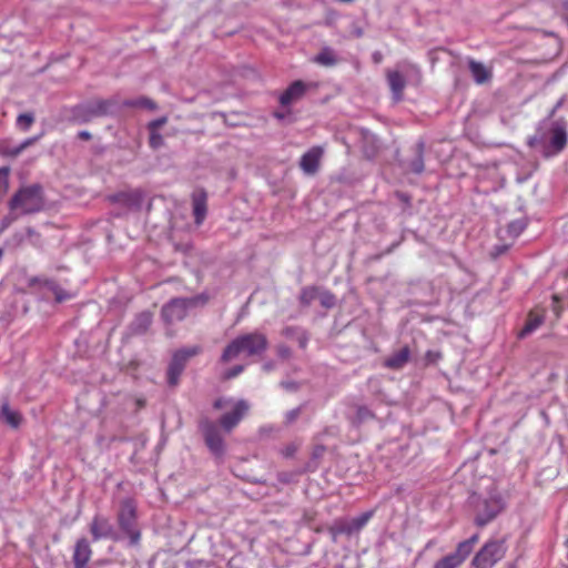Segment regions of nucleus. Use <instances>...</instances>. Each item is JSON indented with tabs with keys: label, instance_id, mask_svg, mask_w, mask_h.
<instances>
[{
	"label": "nucleus",
	"instance_id": "nucleus-26",
	"mask_svg": "<svg viewBox=\"0 0 568 568\" xmlns=\"http://www.w3.org/2000/svg\"><path fill=\"white\" fill-rule=\"evenodd\" d=\"M1 414L3 415L7 424H9L13 428H18L21 424L22 416L20 413L16 410H11L8 403H4L1 406Z\"/></svg>",
	"mask_w": 568,
	"mask_h": 568
},
{
	"label": "nucleus",
	"instance_id": "nucleus-41",
	"mask_svg": "<svg viewBox=\"0 0 568 568\" xmlns=\"http://www.w3.org/2000/svg\"><path fill=\"white\" fill-rule=\"evenodd\" d=\"M301 332L302 331H300L297 327L287 326L282 331V335L287 338H294L297 337Z\"/></svg>",
	"mask_w": 568,
	"mask_h": 568
},
{
	"label": "nucleus",
	"instance_id": "nucleus-7",
	"mask_svg": "<svg viewBox=\"0 0 568 568\" xmlns=\"http://www.w3.org/2000/svg\"><path fill=\"white\" fill-rule=\"evenodd\" d=\"M202 352V347L199 345L181 348L174 352L172 359L168 367V383L170 386H176L181 374L183 373L187 361L191 357L199 355Z\"/></svg>",
	"mask_w": 568,
	"mask_h": 568
},
{
	"label": "nucleus",
	"instance_id": "nucleus-25",
	"mask_svg": "<svg viewBox=\"0 0 568 568\" xmlns=\"http://www.w3.org/2000/svg\"><path fill=\"white\" fill-rule=\"evenodd\" d=\"M314 62L324 67H333L337 63V58L331 48H323L314 58Z\"/></svg>",
	"mask_w": 568,
	"mask_h": 568
},
{
	"label": "nucleus",
	"instance_id": "nucleus-22",
	"mask_svg": "<svg viewBox=\"0 0 568 568\" xmlns=\"http://www.w3.org/2000/svg\"><path fill=\"white\" fill-rule=\"evenodd\" d=\"M466 559L467 558L456 548L453 554H449L437 560L433 568H458Z\"/></svg>",
	"mask_w": 568,
	"mask_h": 568
},
{
	"label": "nucleus",
	"instance_id": "nucleus-2",
	"mask_svg": "<svg viewBox=\"0 0 568 568\" xmlns=\"http://www.w3.org/2000/svg\"><path fill=\"white\" fill-rule=\"evenodd\" d=\"M267 347L268 341L265 334L260 332L242 334L225 346L221 355V362L229 363L241 354L260 356Z\"/></svg>",
	"mask_w": 568,
	"mask_h": 568
},
{
	"label": "nucleus",
	"instance_id": "nucleus-47",
	"mask_svg": "<svg viewBox=\"0 0 568 568\" xmlns=\"http://www.w3.org/2000/svg\"><path fill=\"white\" fill-rule=\"evenodd\" d=\"M13 219L12 217H4L1 222V231L6 230L11 223H12Z\"/></svg>",
	"mask_w": 568,
	"mask_h": 568
},
{
	"label": "nucleus",
	"instance_id": "nucleus-33",
	"mask_svg": "<svg viewBox=\"0 0 568 568\" xmlns=\"http://www.w3.org/2000/svg\"><path fill=\"white\" fill-rule=\"evenodd\" d=\"M150 139L149 144L153 150L160 149L164 144L163 136L155 130H149Z\"/></svg>",
	"mask_w": 568,
	"mask_h": 568
},
{
	"label": "nucleus",
	"instance_id": "nucleus-8",
	"mask_svg": "<svg viewBox=\"0 0 568 568\" xmlns=\"http://www.w3.org/2000/svg\"><path fill=\"white\" fill-rule=\"evenodd\" d=\"M373 515L374 511L369 510L349 521L336 519L333 525L327 528V531L332 536L333 541H336L337 537L341 535L352 536L353 534L359 532L367 525Z\"/></svg>",
	"mask_w": 568,
	"mask_h": 568
},
{
	"label": "nucleus",
	"instance_id": "nucleus-44",
	"mask_svg": "<svg viewBox=\"0 0 568 568\" xmlns=\"http://www.w3.org/2000/svg\"><path fill=\"white\" fill-rule=\"evenodd\" d=\"M300 347L305 348L308 342V337L304 331H302L296 337Z\"/></svg>",
	"mask_w": 568,
	"mask_h": 568
},
{
	"label": "nucleus",
	"instance_id": "nucleus-9",
	"mask_svg": "<svg viewBox=\"0 0 568 568\" xmlns=\"http://www.w3.org/2000/svg\"><path fill=\"white\" fill-rule=\"evenodd\" d=\"M504 500L498 495H491L484 499L478 506L477 515L475 517V524L478 527H484L504 509Z\"/></svg>",
	"mask_w": 568,
	"mask_h": 568
},
{
	"label": "nucleus",
	"instance_id": "nucleus-5",
	"mask_svg": "<svg viewBox=\"0 0 568 568\" xmlns=\"http://www.w3.org/2000/svg\"><path fill=\"white\" fill-rule=\"evenodd\" d=\"M136 504L134 499H123L120 504L118 524L120 529L130 538L131 545H138L141 539V532L136 527Z\"/></svg>",
	"mask_w": 568,
	"mask_h": 568
},
{
	"label": "nucleus",
	"instance_id": "nucleus-42",
	"mask_svg": "<svg viewBox=\"0 0 568 568\" xmlns=\"http://www.w3.org/2000/svg\"><path fill=\"white\" fill-rule=\"evenodd\" d=\"M301 414V408H294L292 410H288L285 415L286 423L291 424L293 423Z\"/></svg>",
	"mask_w": 568,
	"mask_h": 568
},
{
	"label": "nucleus",
	"instance_id": "nucleus-3",
	"mask_svg": "<svg viewBox=\"0 0 568 568\" xmlns=\"http://www.w3.org/2000/svg\"><path fill=\"white\" fill-rule=\"evenodd\" d=\"M566 144L567 132L565 128L559 124H552L549 130L539 128L536 133L528 139V145L539 151L545 158L560 153Z\"/></svg>",
	"mask_w": 568,
	"mask_h": 568
},
{
	"label": "nucleus",
	"instance_id": "nucleus-45",
	"mask_svg": "<svg viewBox=\"0 0 568 568\" xmlns=\"http://www.w3.org/2000/svg\"><path fill=\"white\" fill-rule=\"evenodd\" d=\"M278 354H280V356H282L283 358H287V357H290L291 352H290V348H288V347H286V346H281V347H278Z\"/></svg>",
	"mask_w": 568,
	"mask_h": 568
},
{
	"label": "nucleus",
	"instance_id": "nucleus-37",
	"mask_svg": "<svg viewBox=\"0 0 568 568\" xmlns=\"http://www.w3.org/2000/svg\"><path fill=\"white\" fill-rule=\"evenodd\" d=\"M551 310L556 316V318H559L561 316V313L564 311L562 306L560 305V297L558 294L552 295V305Z\"/></svg>",
	"mask_w": 568,
	"mask_h": 568
},
{
	"label": "nucleus",
	"instance_id": "nucleus-46",
	"mask_svg": "<svg viewBox=\"0 0 568 568\" xmlns=\"http://www.w3.org/2000/svg\"><path fill=\"white\" fill-rule=\"evenodd\" d=\"M78 138L83 141H89L92 138V135L89 131L83 130L78 133Z\"/></svg>",
	"mask_w": 568,
	"mask_h": 568
},
{
	"label": "nucleus",
	"instance_id": "nucleus-36",
	"mask_svg": "<svg viewBox=\"0 0 568 568\" xmlns=\"http://www.w3.org/2000/svg\"><path fill=\"white\" fill-rule=\"evenodd\" d=\"M244 371V366L243 365H235L234 367L227 369L224 375H223V378L229 381V379H232V378H235L236 376H239L242 372Z\"/></svg>",
	"mask_w": 568,
	"mask_h": 568
},
{
	"label": "nucleus",
	"instance_id": "nucleus-49",
	"mask_svg": "<svg viewBox=\"0 0 568 568\" xmlns=\"http://www.w3.org/2000/svg\"><path fill=\"white\" fill-rule=\"evenodd\" d=\"M565 544H566V546L568 547V537H567V540H566V542H565Z\"/></svg>",
	"mask_w": 568,
	"mask_h": 568
},
{
	"label": "nucleus",
	"instance_id": "nucleus-18",
	"mask_svg": "<svg viewBox=\"0 0 568 568\" xmlns=\"http://www.w3.org/2000/svg\"><path fill=\"white\" fill-rule=\"evenodd\" d=\"M545 320V310L544 308H535L529 312L527 316V321L525 323V326L519 333V337H525L528 334L532 333L535 329H537Z\"/></svg>",
	"mask_w": 568,
	"mask_h": 568
},
{
	"label": "nucleus",
	"instance_id": "nucleus-16",
	"mask_svg": "<svg viewBox=\"0 0 568 568\" xmlns=\"http://www.w3.org/2000/svg\"><path fill=\"white\" fill-rule=\"evenodd\" d=\"M29 285L31 287L34 285L47 287L53 293L57 303H62L72 298V294L60 287L53 280L32 277L29 280Z\"/></svg>",
	"mask_w": 568,
	"mask_h": 568
},
{
	"label": "nucleus",
	"instance_id": "nucleus-38",
	"mask_svg": "<svg viewBox=\"0 0 568 568\" xmlns=\"http://www.w3.org/2000/svg\"><path fill=\"white\" fill-rule=\"evenodd\" d=\"M235 403L236 402L233 403L232 398L219 397L214 400L213 408L219 410L229 405H232V407H233Z\"/></svg>",
	"mask_w": 568,
	"mask_h": 568
},
{
	"label": "nucleus",
	"instance_id": "nucleus-31",
	"mask_svg": "<svg viewBox=\"0 0 568 568\" xmlns=\"http://www.w3.org/2000/svg\"><path fill=\"white\" fill-rule=\"evenodd\" d=\"M33 122H34V115H33V113H30V112L21 113L17 118V126L21 131H24V132L31 128Z\"/></svg>",
	"mask_w": 568,
	"mask_h": 568
},
{
	"label": "nucleus",
	"instance_id": "nucleus-30",
	"mask_svg": "<svg viewBox=\"0 0 568 568\" xmlns=\"http://www.w3.org/2000/svg\"><path fill=\"white\" fill-rule=\"evenodd\" d=\"M408 168L412 172L419 174L424 171L423 146H419L416 152V158L410 161Z\"/></svg>",
	"mask_w": 568,
	"mask_h": 568
},
{
	"label": "nucleus",
	"instance_id": "nucleus-24",
	"mask_svg": "<svg viewBox=\"0 0 568 568\" xmlns=\"http://www.w3.org/2000/svg\"><path fill=\"white\" fill-rule=\"evenodd\" d=\"M152 324V315L150 313H141L136 316L132 324V332L134 334L145 333Z\"/></svg>",
	"mask_w": 568,
	"mask_h": 568
},
{
	"label": "nucleus",
	"instance_id": "nucleus-11",
	"mask_svg": "<svg viewBox=\"0 0 568 568\" xmlns=\"http://www.w3.org/2000/svg\"><path fill=\"white\" fill-rule=\"evenodd\" d=\"M195 304L194 298H174L163 306L162 316L166 323L182 321L190 306Z\"/></svg>",
	"mask_w": 568,
	"mask_h": 568
},
{
	"label": "nucleus",
	"instance_id": "nucleus-17",
	"mask_svg": "<svg viewBox=\"0 0 568 568\" xmlns=\"http://www.w3.org/2000/svg\"><path fill=\"white\" fill-rule=\"evenodd\" d=\"M42 134L28 138L22 143L17 146H10L8 140L0 141V154L9 158H17L20 153H22L27 148L33 145L41 139Z\"/></svg>",
	"mask_w": 568,
	"mask_h": 568
},
{
	"label": "nucleus",
	"instance_id": "nucleus-28",
	"mask_svg": "<svg viewBox=\"0 0 568 568\" xmlns=\"http://www.w3.org/2000/svg\"><path fill=\"white\" fill-rule=\"evenodd\" d=\"M320 295V291L316 286H306L302 288L301 295H300V302L301 304L307 306L312 304L313 301H315Z\"/></svg>",
	"mask_w": 568,
	"mask_h": 568
},
{
	"label": "nucleus",
	"instance_id": "nucleus-23",
	"mask_svg": "<svg viewBox=\"0 0 568 568\" xmlns=\"http://www.w3.org/2000/svg\"><path fill=\"white\" fill-rule=\"evenodd\" d=\"M112 105L113 102L111 100H98L90 103L85 110L89 116L85 118L84 121H88L90 116H101L108 114Z\"/></svg>",
	"mask_w": 568,
	"mask_h": 568
},
{
	"label": "nucleus",
	"instance_id": "nucleus-29",
	"mask_svg": "<svg viewBox=\"0 0 568 568\" xmlns=\"http://www.w3.org/2000/svg\"><path fill=\"white\" fill-rule=\"evenodd\" d=\"M478 540H479V535L475 534L470 538H468L464 541H460L456 548L459 550L460 554H463L466 558H468L474 549V546L478 542Z\"/></svg>",
	"mask_w": 568,
	"mask_h": 568
},
{
	"label": "nucleus",
	"instance_id": "nucleus-15",
	"mask_svg": "<svg viewBox=\"0 0 568 568\" xmlns=\"http://www.w3.org/2000/svg\"><path fill=\"white\" fill-rule=\"evenodd\" d=\"M89 528L94 541L113 537V527L108 518L94 516Z\"/></svg>",
	"mask_w": 568,
	"mask_h": 568
},
{
	"label": "nucleus",
	"instance_id": "nucleus-21",
	"mask_svg": "<svg viewBox=\"0 0 568 568\" xmlns=\"http://www.w3.org/2000/svg\"><path fill=\"white\" fill-rule=\"evenodd\" d=\"M468 68L477 84H484L491 79V71L481 62L471 59L468 61Z\"/></svg>",
	"mask_w": 568,
	"mask_h": 568
},
{
	"label": "nucleus",
	"instance_id": "nucleus-19",
	"mask_svg": "<svg viewBox=\"0 0 568 568\" xmlns=\"http://www.w3.org/2000/svg\"><path fill=\"white\" fill-rule=\"evenodd\" d=\"M409 357L410 349L408 346H404L398 352L388 356L384 362V366L390 369H400L408 363Z\"/></svg>",
	"mask_w": 568,
	"mask_h": 568
},
{
	"label": "nucleus",
	"instance_id": "nucleus-35",
	"mask_svg": "<svg viewBox=\"0 0 568 568\" xmlns=\"http://www.w3.org/2000/svg\"><path fill=\"white\" fill-rule=\"evenodd\" d=\"M318 296L321 298V304L324 307L329 308V307L334 306V304H335V296L333 294H331L328 292H323Z\"/></svg>",
	"mask_w": 568,
	"mask_h": 568
},
{
	"label": "nucleus",
	"instance_id": "nucleus-27",
	"mask_svg": "<svg viewBox=\"0 0 568 568\" xmlns=\"http://www.w3.org/2000/svg\"><path fill=\"white\" fill-rule=\"evenodd\" d=\"M125 106L130 108H145L149 110H156L158 104L150 98L141 97L134 100H129L124 102Z\"/></svg>",
	"mask_w": 568,
	"mask_h": 568
},
{
	"label": "nucleus",
	"instance_id": "nucleus-6",
	"mask_svg": "<svg viewBox=\"0 0 568 568\" xmlns=\"http://www.w3.org/2000/svg\"><path fill=\"white\" fill-rule=\"evenodd\" d=\"M507 547L503 540H488L474 556L475 568H493L506 555Z\"/></svg>",
	"mask_w": 568,
	"mask_h": 568
},
{
	"label": "nucleus",
	"instance_id": "nucleus-40",
	"mask_svg": "<svg viewBox=\"0 0 568 568\" xmlns=\"http://www.w3.org/2000/svg\"><path fill=\"white\" fill-rule=\"evenodd\" d=\"M169 121L168 116H161L159 119H155L148 124V130H155L159 131L160 128H162L164 124H166Z\"/></svg>",
	"mask_w": 568,
	"mask_h": 568
},
{
	"label": "nucleus",
	"instance_id": "nucleus-4",
	"mask_svg": "<svg viewBox=\"0 0 568 568\" xmlns=\"http://www.w3.org/2000/svg\"><path fill=\"white\" fill-rule=\"evenodd\" d=\"M43 206L42 187L38 184L20 187L9 201V209L19 211L21 214L39 212Z\"/></svg>",
	"mask_w": 568,
	"mask_h": 568
},
{
	"label": "nucleus",
	"instance_id": "nucleus-48",
	"mask_svg": "<svg viewBox=\"0 0 568 568\" xmlns=\"http://www.w3.org/2000/svg\"><path fill=\"white\" fill-rule=\"evenodd\" d=\"M565 8L567 10V18H568V3L565 4Z\"/></svg>",
	"mask_w": 568,
	"mask_h": 568
},
{
	"label": "nucleus",
	"instance_id": "nucleus-1",
	"mask_svg": "<svg viewBox=\"0 0 568 568\" xmlns=\"http://www.w3.org/2000/svg\"><path fill=\"white\" fill-rule=\"evenodd\" d=\"M248 410L250 404L245 399H239L231 412L220 417L219 424L209 418L200 420L199 428L203 435L205 445L216 458H222L225 453V444L220 428L225 433H231L241 423Z\"/></svg>",
	"mask_w": 568,
	"mask_h": 568
},
{
	"label": "nucleus",
	"instance_id": "nucleus-43",
	"mask_svg": "<svg viewBox=\"0 0 568 568\" xmlns=\"http://www.w3.org/2000/svg\"><path fill=\"white\" fill-rule=\"evenodd\" d=\"M326 452V447L324 445H315L312 452V457L315 459L321 458Z\"/></svg>",
	"mask_w": 568,
	"mask_h": 568
},
{
	"label": "nucleus",
	"instance_id": "nucleus-32",
	"mask_svg": "<svg viewBox=\"0 0 568 568\" xmlns=\"http://www.w3.org/2000/svg\"><path fill=\"white\" fill-rule=\"evenodd\" d=\"M9 174L10 168H0V194H4L9 190Z\"/></svg>",
	"mask_w": 568,
	"mask_h": 568
},
{
	"label": "nucleus",
	"instance_id": "nucleus-13",
	"mask_svg": "<svg viewBox=\"0 0 568 568\" xmlns=\"http://www.w3.org/2000/svg\"><path fill=\"white\" fill-rule=\"evenodd\" d=\"M92 554L89 540L84 537L79 538L75 541L72 554L73 568H85L91 560Z\"/></svg>",
	"mask_w": 568,
	"mask_h": 568
},
{
	"label": "nucleus",
	"instance_id": "nucleus-20",
	"mask_svg": "<svg viewBox=\"0 0 568 568\" xmlns=\"http://www.w3.org/2000/svg\"><path fill=\"white\" fill-rule=\"evenodd\" d=\"M387 82L395 100H402L403 92L406 87L405 78L398 71H388Z\"/></svg>",
	"mask_w": 568,
	"mask_h": 568
},
{
	"label": "nucleus",
	"instance_id": "nucleus-12",
	"mask_svg": "<svg viewBox=\"0 0 568 568\" xmlns=\"http://www.w3.org/2000/svg\"><path fill=\"white\" fill-rule=\"evenodd\" d=\"M324 155V148L320 145L312 146L305 152L300 160L301 170L307 175L317 173L321 166V161Z\"/></svg>",
	"mask_w": 568,
	"mask_h": 568
},
{
	"label": "nucleus",
	"instance_id": "nucleus-14",
	"mask_svg": "<svg viewBox=\"0 0 568 568\" xmlns=\"http://www.w3.org/2000/svg\"><path fill=\"white\" fill-rule=\"evenodd\" d=\"M192 206L195 223L202 224L207 212V194L204 189H197L192 194Z\"/></svg>",
	"mask_w": 568,
	"mask_h": 568
},
{
	"label": "nucleus",
	"instance_id": "nucleus-10",
	"mask_svg": "<svg viewBox=\"0 0 568 568\" xmlns=\"http://www.w3.org/2000/svg\"><path fill=\"white\" fill-rule=\"evenodd\" d=\"M317 88L318 84L315 82H304L302 80H295L280 95L278 102L282 106H288L300 101L308 90Z\"/></svg>",
	"mask_w": 568,
	"mask_h": 568
},
{
	"label": "nucleus",
	"instance_id": "nucleus-39",
	"mask_svg": "<svg viewBox=\"0 0 568 568\" xmlns=\"http://www.w3.org/2000/svg\"><path fill=\"white\" fill-rule=\"evenodd\" d=\"M300 448V445L296 444V443H291L288 445H286L283 449H282V455L286 458H291L295 455V453Z\"/></svg>",
	"mask_w": 568,
	"mask_h": 568
},
{
	"label": "nucleus",
	"instance_id": "nucleus-34",
	"mask_svg": "<svg viewBox=\"0 0 568 568\" xmlns=\"http://www.w3.org/2000/svg\"><path fill=\"white\" fill-rule=\"evenodd\" d=\"M374 418L373 412L366 406H358L356 410V419L362 423L367 419Z\"/></svg>",
	"mask_w": 568,
	"mask_h": 568
}]
</instances>
